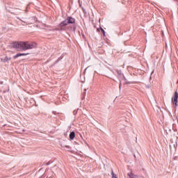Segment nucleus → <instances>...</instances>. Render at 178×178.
<instances>
[{"label": "nucleus", "mask_w": 178, "mask_h": 178, "mask_svg": "<svg viewBox=\"0 0 178 178\" xmlns=\"http://www.w3.org/2000/svg\"><path fill=\"white\" fill-rule=\"evenodd\" d=\"M26 12H27V10H26Z\"/></svg>", "instance_id": "b1692460"}, {"label": "nucleus", "mask_w": 178, "mask_h": 178, "mask_svg": "<svg viewBox=\"0 0 178 178\" xmlns=\"http://www.w3.org/2000/svg\"><path fill=\"white\" fill-rule=\"evenodd\" d=\"M128 176H129V178H138V175H133V173H131V175L128 174Z\"/></svg>", "instance_id": "1a4fd4ad"}, {"label": "nucleus", "mask_w": 178, "mask_h": 178, "mask_svg": "<svg viewBox=\"0 0 178 178\" xmlns=\"http://www.w3.org/2000/svg\"><path fill=\"white\" fill-rule=\"evenodd\" d=\"M88 67H86V69H85V70H84V74H86V72H87V70H88Z\"/></svg>", "instance_id": "f8f14e48"}, {"label": "nucleus", "mask_w": 178, "mask_h": 178, "mask_svg": "<svg viewBox=\"0 0 178 178\" xmlns=\"http://www.w3.org/2000/svg\"><path fill=\"white\" fill-rule=\"evenodd\" d=\"M111 175H112V178H118L116 175L113 172V169L112 168H111Z\"/></svg>", "instance_id": "9d476101"}, {"label": "nucleus", "mask_w": 178, "mask_h": 178, "mask_svg": "<svg viewBox=\"0 0 178 178\" xmlns=\"http://www.w3.org/2000/svg\"><path fill=\"white\" fill-rule=\"evenodd\" d=\"M119 87H120V89L122 88V81L120 82Z\"/></svg>", "instance_id": "ddd939ff"}, {"label": "nucleus", "mask_w": 178, "mask_h": 178, "mask_svg": "<svg viewBox=\"0 0 178 178\" xmlns=\"http://www.w3.org/2000/svg\"><path fill=\"white\" fill-rule=\"evenodd\" d=\"M68 24H76V19L73 17H67L64 21H62L59 25L58 29L57 30L58 31H66V26Z\"/></svg>", "instance_id": "f03ea898"}, {"label": "nucleus", "mask_w": 178, "mask_h": 178, "mask_svg": "<svg viewBox=\"0 0 178 178\" xmlns=\"http://www.w3.org/2000/svg\"><path fill=\"white\" fill-rule=\"evenodd\" d=\"M65 148H70V146H69V145H65Z\"/></svg>", "instance_id": "dca6fc26"}, {"label": "nucleus", "mask_w": 178, "mask_h": 178, "mask_svg": "<svg viewBox=\"0 0 178 178\" xmlns=\"http://www.w3.org/2000/svg\"><path fill=\"white\" fill-rule=\"evenodd\" d=\"M8 91H9V86L6 84H4L2 88H0V92H3V94L8 92Z\"/></svg>", "instance_id": "20e7f679"}, {"label": "nucleus", "mask_w": 178, "mask_h": 178, "mask_svg": "<svg viewBox=\"0 0 178 178\" xmlns=\"http://www.w3.org/2000/svg\"><path fill=\"white\" fill-rule=\"evenodd\" d=\"M27 55H30L29 53H18L16 55L13 56V59H17L19 56H26Z\"/></svg>", "instance_id": "39448f33"}, {"label": "nucleus", "mask_w": 178, "mask_h": 178, "mask_svg": "<svg viewBox=\"0 0 178 178\" xmlns=\"http://www.w3.org/2000/svg\"><path fill=\"white\" fill-rule=\"evenodd\" d=\"M10 13H11V15H15L14 13L10 12Z\"/></svg>", "instance_id": "a211bd4d"}, {"label": "nucleus", "mask_w": 178, "mask_h": 178, "mask_svg": "<svg viewBox=\"0 0 178 178\" xmlns=\"http://www.w3.org/2000/svg\"><path fill=\"white\" fill-rule=\"evenodd\" d=\"M17 19H18V20H20V22H23V20H22V19H20V17H17Z\"/></svg>", "instance_id": "4468645a"}, {"label": "nucleus", "mask_w": 178, "mask_h": 178, "mask_svg": "<svg viewBox=\"0 0 178 178\" xmlns=\"http://www.w3.org/2000/svg\"><path fill=\"white\" fill-rule=\"evenodd\" d=\"M0 84L3 85V81H0Z\"/></svg>", "instance_id": "f3484780"}, {"label": "nucleus", "mask_w": 178, "mask_h": 178, "mask_svg": "<svg viewBox=\"0 0 178 178\" xmlns=\"http://www.w3.org/2000/svg\"><path fill=\"white\" fill-rule=\"evenodd\" d=\"M177 99H178V92H177V91H176L174 93V97L172 98V102L173 103L175 108H176L178 106Z\"/></svg>", "instance_id": "7ed1b4c3"}, {"label": "nucleus", "mask_w": 178, "mask_h": 178, "mask_svg": "<svg viewBox=\"0 0 178 178\" xmlns=\"http://www.w3.org/2000/svg\"><path fill=\"white\" fill-rule=\"evenodd\" d=\"M74 30H76V26H74Z\"/></svg>", "instance_id": "412c9836"}, {"label": "nucleus", "mask_w": 178, "mask_h": 178, "mask_svg": "<svg viewBox=\"0 0 178 178\" xmlns=\"http://www.w3.org/2000/svg\"><path fill=\"white\" fill-rule=\"evenodd\" d=\"M74 137H76V134L74 133V131H72L70 134V140H74Z\"/></svg>", "instance_id": "6e6552de"}, {"label": "nucleus", "mask_w": 178, "mask_h": 178, "mask_svg": "<svg viewBox=\"0 0 178 178\" xmlns=\"http://www.w3.org/2000/svg\"><path fill=\"white\" fill-rule=\"evenodd\" d=\"M83 12H85V10H84V8H83Z\"/></svg>", "instance_id": "4be33fe9"}, {"label": "nucleus", "mask_w": 178, "mask_h": 178, "mask_svg": "<svg viewBox=\"0 0 178 178\" xmlns=\"http://www.w3.org/2000/svg\"><path fill=\"white\" fill-rule=\"evenodd\" d=\"M11 48H14L16 51H27V49H33L37 48V43L29 42H13L10 44Z\"/></svg>", "instance_id": "f257e3e1"}, {"label": "nucleus", "mask_w": 178, "mask_h": 178, "mask_svg": "<svg viewBox=\"0 0 178 178\" xmlns=\"http://www.w3.org/2000/svg\"><path fill=\"white\" fill-rule=\"evenodd\" d=\"M74 113H77V111H74Z\"/></svg>", "instance_id": "6ab92c4d"}, {"label": "nucleus", "mask_w": 178, "mask_h": 178, "mask_svg": "<svg viewBox=\"0 0 178 178\" xmlns=\"http://www.w3.org/2000/svg\"><path fill=\"white\" fill-rule=\"evenodd\" d=\"M74 113H77V111H74Z\"/></svg>", "instance_id": "aec40b11"}, {"label": "nucleus", "mask_w": 178, "mask_h": 178, "mask_svg": "<svg viewBox=\"0 0 178 178\" xmlns=\"http://www.w3.org/2000/svg\"><path fill=\"white\" fill-rule=\"evenodd\" d=\"M120 75L123 77V79L125 81V84H136V82L134 81H127V79H126V76H124V74H123L122 73L120 72Z\"/></svg>", "instance_id": "423d86ee"}, {"label": "nucleus", "mask_w": 178, "mask_h": 178, "mask_svg": "<svg viewBox=\"0 0 178 178\" xmlns=\"http://www.w3.org/2000/svg\"><path fill=\"white\" fill-rule=\"evenodd\" d=\"M12 59L11 57L6 56L4 58H1V61L3 63H6L8 60H10Z\"/></svg>", "instance_id": "0eeeda50"}, {"label": "nucleus", "mask_w": 178, "mask_h": 178, "mask_svg": "<svg viewBox=\"0 0 178 178\" xmlns=\"http://www.w3.org/2000/svg\"><path fill=\"white\" fill-rule=\"evenodd\" d=\"M52 113L53 115H56V111H53Z\"/></svg>", "instance_id": "2eb2a0df"}, {"label": "nucleus", "mask_w": 178, "mask_h": 178, "mask_svg": "<svg viewBox=\"0 0 178 178\" xmlns=\"http://www.w3.org/2000/svg\"><path fill=\"white\" fill-rule=\"evenodd\" d=\"M97 31H99V29H97Z\"/></svg>", "instance_id": "5701e85b"}, {"label": "nucleus", "mask_w": 178, "mask_h": 178, "mask_svg": "<svg viewBox=\"0 0 178 178\" xmlns=\"http://www.w3.org/2000/svg\"><path fill=\"white\" fill-rule=\"evenodd\" d=\"M100 31L102 33L103 35L105 37V30H104V29H102V27H100Z\"/></svg>", "instance_id": "9b49d317"}]
</instances>
